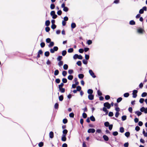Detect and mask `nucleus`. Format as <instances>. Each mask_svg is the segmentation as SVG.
<instances>
[{
    "label": "nucleus",
    "mask_w": 147,
    "mask_h": 147,
    "mask_svg": "<svg viewBox=\"0 0 147 147\" xmlns=\"http://www.w3.org/2000/svg\"><path fill=\"white\" fill-rule=\"evenodd\" d=\"M144 11H147V7L146 6H144L143 7L142 9H141L139 11V13L140 14H142L144 12Z\"/></svg>",
    "instance_id": "obj_1"
},
{
    "label": "nucleus",
    "mask_w": 147,
    "mask_h": 147,
    "mask_svg": "<svg viewBox=\"0 0 147 147\" xmlns=\"http://www.w3.org/2000/svg\"><path fill=\"white\" fill-rule=\"evenodd\" d=\"M58 48L57 47H54L53 49H51L50 50L51 53H53L55 51H57L58 50Z\"/></svg>",
    "instance_id": "obj_2"
},
{
    "label": "nucleus",
    "mask_w": 147,
    "mask_h": 147,
    "mask_svg": "<svg viewBox=\"0 0 147 147\" xmlns=\"http://www.w3.org/2000/svg\"><path fill=\"white\" fill-rule=\"evenodd\" d=\"M104 106L105 107H107V109H109L111 107V105L108 102H106L104 103Z\"/></svg>",
    "instance_id": "obj_3"
},
{
    "label": "nucleus",
    "mask_w": 147,
    "mask_h": 147,
    "mask_svg": "<svg viewBox=\"0 0 147 147\" xmlns=\"http://www.w3.org/2000/svg\"><path fill=\"white\" fill-rule=\"evenodd\" d=\"M89 72L90 74V75L93 78H95L96 77V76L95 75L94 73L91 70H89Z\"/></svg>",
    "instance_id": "obj_4"
},
{
    "label": "nucleus",
    "mask_w": 147,
    "mask_h": 147,
    "mask_svg": "<svg viewBox=\"0 0 147 147\" xmlns=\"http://www.w3.org/2000/svg\"><path fill=\"white\" fill-rule=\"evenodd\" d=\"M140 111L141 112H144L145 113H147V108L142 107L140 109Z\"/></svg>",
    "instance_id": "obj_5"
},
{
    "label": "nucleus",
    "mask_w": 147,
    "mask_h": 147,
    "mask_svg": "<svg viewBox=\"0 0 147 147\" xmlns=\"http://www.w3.org/2000/svg\"><path fill=\"white\" fill-rule=\"evenodd\" d=\"M95 131V129L93 128H90L88 130V133H94Z\"/></svg>",
    "instance_id": "obj_6"
},
{
    "label": "nucleus",
    "mask_w": 147,
    "mask_h": 147,
    "mask_svg": "<svg viewBox=\"0 0 147 147\" xmlns=\"http://www.w3.org/2000/svg\"><path fill=\"white\" fill-rule=\"evenodd\" d=\"M66 136L65 135H62L61 140L62 141L65 142L66 140Z\"/></svg>",
    "instance_id": "obj_7"
},
{
    "label": "nucleus",
    "mask_w": 147,
    "mask_h": 147,
    "mask_svg": "<svg viewBox=\"0 0 147 147\" xmlns=\"http://www.w3.org/2000/svg\"><path fill=\"white\" fill-rule=\"evenodd\" d=\"M94 96L92 94H89L88 95V98L90 100H93L94 99Z\"/></svg>",
    "instance_id": "obj_8"
},
{
    "label": "nucleus",
    "mask_w": 147,
    "mask_h": 147,
    "mask_svg": "<svg viewBox=\"0 0 147 147\" xmlns=\"http://www.w3.org/2000/svg\"><path fill=\"white\" fill-rule=\"evenodd\" d=\"M137 31L139 33L142 34L144 31V30L143 29L140 28L138 29Z\"/></svg>",
    "instance_id": "obj_9"
},
{
    "label": "nucleus",
    "mask_w": 147,
    "mask_h": 147,
    "mask_svg": "<svg viewBox=\"0 0 147 147\" xmlns=\"http://www.w3.org/2000/svg\"><path fill=\"white\" fill-rule=\"evenodd\" d=\"M103 138L105 140V141H108L109 140V138L106 135H104L103 136Z\"/></svg>",
    "instance_id": "obj_10"
},
{
    "label": "nucleus",
    "mask_w": 147,
    "mask_h": 147,
    "mask_svg": "<svg viewBox=\"0 0 147 147\" xmlns=\"http://www.w3.org/2000/svg\"><path fill=\"white\" fill-rule=\"evenodd\" d=\"M49 137L51 138H52L54 137V134L53 132H50L49 134Z\"/></svg>",
    "instance_id": "obj_11"
},
{
    "label": "nucleus",
    "mask_w": 147,
    "mask_h": 147,
    "mask_svg": "<svg viewBox=\"0 0 147 147\" xmlns=\"http://www.w3.org/2000/svg\"><path fill=\"white\" fill-rule=\"evenodd\" d=\"M59 91L61 93H64L65 92V89L63 88H59Z\"/></svg>",
    "instance_id": "obj_12"
},
{
    "label": "nucleus",
    "mask_w": 147,
    "mask_h": 147,
    "mask_svg": "<svg viewBox=\"0 0 147 147\" xmlns=\"http://www.w3.org/2000/svg\"><path fill=\"white\" fill-rule=\"evenodd\" d=\"M135 113L138 116L141 115L142 114L141 112H140L139 111H137L135 112Z\"/></svg>",
    "instance_id": "obj_13"
},
{
    "label": "nucleus",
    "mask_w": 147,
    "mask_h": 147,
    "mask_svg": "<svg viewBox=\"0 0 147 147\" xmlns=\"http://www.w3.org/2000/svg\"><path fill=\"white\" fill-rule=\"evenodd\" d=\"M87 92L89 94H92L93 93V91L91 89H89L88 90Z\"/></svg>",
    "instance_id": "obj_14"
},
{
    "label": "nucleus",
    "mask_w": 147,
    "mask_h": 147,
    "mask_svg": "<svg viewBox=\"0 0 147 147\" xmlns=\"http://www.w3.org/2000/svg\"><path fill=\"white\" fill-rule=\"evenodd\" d=\"M102 110L103 111L106 112V115H107L108 113V111L107 110V109L105 107H104L102 109Z\"/></svg>",
    "instance_id": "obj_15"
},
{
    "label": "nucleus",
    "mask_w": 147,
    "mask_h": 147,
    "mask_svg": "<svg viewBox=\"0 0 147 147\" xmlns=\"http://www.w3.org/2000/svg\"><path fill=\"white\" fill-rule=\"evenodd\" d=\"M54 45V42H51L50 44L48 45V47L49 48L52 47Z\"/></svg>",
    "instance_id": "obj_16"
},
{
    "label": "nucleus",
    "mask_w": 147,
    "mask_h": 147,
    "mask_svg": "<svg viewBox=\"0 0 147 147\" xmlns=\"http://www.w3.org/2000/svg\"><path fill=\"white\" fill-rule=\"evenodd\" d=\"M50 22L49 20H47L45 22V25L46 26H48L50 24Z\"/></svg>",
    "instance_id": "obj_17"
},
{
    "label": "nucleus",
    "mask_w": 147,
    "mask_h": 147,
    "mask_svg": "<svg viewBox=\"0 0 147 147\" xmlns=\"http://www.w3.org/2000/svg\"><path fill=\"white\" fill-rule=\"evenodd\" d=\"M76 24L74 23H71V28L73 29L75 28L76 27Z\"/></svg>",
    "instance_id": "obj_18"
},
{
    "label": "nucleus",
    "mask_w": 147,
    "mask_h": 147,
    "mask_svg": "<svg viewBox=\"0 0 147 147\" xmlns=\"http://www.w3.org/2000/svg\"><path fill=\"white\" fill-rule=\"evenodd\" d=\"M67 132L68 131L67 129H64L63 131V134L62 135H65L66 136V134L67 133Z\"/></svg>",
    "instance_id": "obj_19"
},
{
    "label": "nucleus",
    "mask_w": 147,
    "mask_h": 147,
    "mask_svg": "<svg viewBox=\"0 0 147 147\" xmlns=\"http://www.w3.org/2000/svg\"><path fill=\"white\" fill-rule=\"evenodd\" d=\"M90 119L92 121H95V119L93 115H92L90 117Z\"/></svg>",
    "instance_id": "obj_20"
},
{
    "label": "nucleus",
    "mask_w": 147,
    "mask_h": 147,
    "mask_svg": "<svg viewBox=\"0 0 147 147\" xmlns=\"http://www.w3.org/2000/svg\"><path fill=\"white\" fill-rule=\"evenodd\" d=\"M73 78V76L72 75H70L69 76L67 77L68 79L69 80H72Z\"/></svg>",
    "instance_id": "obj_21"
},
{
    "label": "nucleus",
    "mask_w": 147,
    "mask_h": 147,
    "mask_svg": "<svg viewBox=\"0 0 147 147\" xmlns=\"http://www.w3.org/2000/svg\"><path fill=\"white\" fill-rule=\"evenodd\" d=\"M129 24L131 25H134L135 24V22L133 20H131L129 22Z\"/></svg>",
    "instance_id": "obj_22"
},
{
    "label": "nucleus",
    "mask_w": 147,
    "mask_h": 147,
    "mask_svg": "<svg viewBox=\"0 0 147 147\" xmlns=\"http://www.w3.org/2000/svg\"><path fill=\"white\" fill-rule=\"evenodd\" d=\"M59 73V72L58 70H57V69L55 71V72H54V75L55 76H57L58 75Z\"/></svg>",
    "instance_id": "obj_23"
},
{
    "label": "nucleus",
    "mask_w": 147,
    "mask_h": 147,
    "mask_svg": "<svg viewBox=\"0 0 147 147\" xmlns=\"http://www.w3.org/2000/svg\"><path fill=\"white\" fill-rule=\"evenodd\" d=\"M59 100L60 101H62L63 99V95H61L59 96Z\"/></svg>",
    "instance_id": "obj_24"
},
{
    "label": "nucleus",
    "mask_w": 147,
    "mask_h": 147,
    "mask_svg": "<svg viewBox=\"0 0 147 147\" xmlns=\"http://www.w3.org/2000/svg\"><path fill=\"white\" fill-rule=\"evenodd\" d=\"M130 133L129 132H127L126 133H125V136L127 137H128L129 136H130Z\"/></svg>",
    "instance_id": "obj_25"
},
{
    "label": "nucleus",
    "mask_w": 147,
    "mask_h": 147,
    "mask_svg": "<svg viewBox=\"0 0 147 147\" xmlns=\"http://www.w3.org/2000/svg\"><path fill=\"white\" fill-rule=\"evenodd\" d=\"M84 77V75L82 74H80L78 75V77L80 79H82Z\"/></svg>",
    "instance_id": "obj_26"
},
{
    "label": "nucleus",
    "mask_w": 147,
    "mask_h": 147,
    "mask_svg": "<svg viewBox=\"0 0 147 147\" xmlns=\"http://www.w3.org/2000/svg\"><path fill=\"white\" fill-rule=\"evenodd\" d=\"M62 58V57L61 56H59L57 58V60L58 61H61Z\"/></svg>",
    "instance_id": "obj_27"
},
{
    "label": "nucleus",
    "mask_w": 147,
    "mask_h": 147,
    "mask_svg": "<svg viewBox=\"0 0 147 147\" xmlns=\"http://www.w3.org/2000/svg\"><path fill=\"white\" fill-rule=\"evenodd\" d=\"M55 7V6L54 4H51L50 5V8L51 9H54Z\"/></svg>",
    "instance_id": "obj_28"
},
{
    "label": "nucleus",
    "mask_w": 147,
    "mask_h": 147,
    "mask_svg": "<svg viewBox=\"0 0 147 147\" xmlns=\"http://www.w3.org/2000/svg\"><path fill=\"white\" fill-rule=\"evenodd\" d=\"M68 68V66L67 64H64L63 66V68L65 70H67Z\"/></svg>",
    "instance_id": "obj_29"
},
{
    "label": "nucleus",
    "mask_w": 147,
    "mask_h": 147,
    "mask_svg": "<svg viewBox=\"0 0 147 147\" xmlns=\"http://www.w3.org/2000/svg\"><path fill=\"white\" fill-rule=\"evenodd\" d=\"M63 64V62L62 61H60L58 63V65L59 67L62 66Z\"/></svg>",
    "instance_id": "obj_30"
},
{
    "label": "nucleus",
    "mask_w": 147,
    "mask_h": 147,
    "mask_svg": "<svg viewBox=\"0 0 147 147\" xmlns=\"http://www.w3.org/2000/svg\"><path fill=\"white\" fill-rule=\"evenodd\" d=\"M120 132L121 133H123L124 132V129L123 127H121L119 129Z\"/></svg>",
    "instance_id": "obj_31"
},
{
    "label": "nucleus",
    "mask_w": 147,
    "mask_h": 147,
    "mask_svg": "<svg viewBox=\"0 0 147 147\" xmlns=\"http://www.w3.org/2000/svg\"><path fill=\"white\" fill-rule=\"evenodd\" d=\"M62 75L64 76H65L67 74V72L65 71H63L62 73Z\"/></svg>",
    "instance_id": "obj_32"
},
{
    "label": "nucleus",
    "mask_w": 147,
    "mask_h": 147,
    "mask_svg": "<svg viewBox=\"0 0 147 147\" xmlns=\"http://www.w3.org/2000/svg\"><path fill=\"white\" fill-rule=\"evenodd\" d=\"M74 82H75V84L76 85H78L79 84V82L78 81L77 78H75L74 79Z\"/></svg>",
    "instance_id": "obj_33"
},
{
    "label": "nucleus",
    "mask_w": 147,
    "mask_h": 147,
    "mask_svg": "<svg viewBox=\"0 0 147 147\" xmlns=\"http://www.w3.org/2000/svg\"><path fill=\"white\" fill-rule=\"evenodd\" d=\"M122 99V98L121 97H119L118 98L117 100V102L119 103L121 102Z\"/></svg>",
    "instance_id": "obj_34"
},
{
    "label": "nucleus",
    "mask_w": 147,
    "mask_h": 147,
    "mask_svg": "<svg viewBox=\"0 0 147 147\" xmlns=\"http://www.w3.org/2000/svg\"><path fill=\"white\" fill-rule=\"evenodd\" d=\"M49 51H46L45 53V55L46 57H48L49 55Z\"/></svg>",
    "instance_id": "obj_35"
},
{
    "label": "nucleus",
    "mask_w": 147,
    "mask_h": 147,
    "mask_svg": "<svg viewBox=\"0 0 147 147\" xmlns=\"http://www.w3.org/2000/svg\"><path fill=\"white\" fill-rule=\"evenodd\" d=\"M129 95L128 93H126L124 94L123 96L125 97H127L129 96Z\"/></svg>",
    "instance_id": "obj_36"
},
{
    "label": "nucleus",
    "mask_w": 147,
    "mask_h": 147,
    "mask_svg": "<svg viewBox=\"0 0 147 147\" xmlns=\"http://www.w3.org/2000/svg\"><path fill=\"white\" fill-rule=\"evenodd\" d=\"M127 118V117L126 115H124L122 117V120L123 121L125 120Z\"/></svg>",
    "instance_id": "obj_37"
},
{
    "label": "nucleus",
    "mask_w": 147,
    "mask_h": 147,
    "mask_svg": "<svg viewBox=\"0 0 147 147\" xmlns=\"http://www.w3.org/2000/svg\"><path fill=\"white\" fill-rule=\"evenodd\" d=\"M68 10H69V9L67 7H65L64 8H63V11H65V12H67L68 11Z\"/></svg>",
    "instance_id": "obj_38"
},
{
    "label": "nucleus",
    "mask_w": 147,
    "mask_h": 147,
    "mask_svg": "<svg viewBox=\"0 0 147 147\" xmlns=\"http://www.w3.org/2000/svg\"><path fill=\"white\" fill-rule=\"evenodd\" d=\"M81 89V87L80 86H78L76 87V90L77 91H80Z\"/></svg>",
    "instance_id": "obj_39"
},
{
    "label": "nucleus",
    "mask_w": 147,
    "mask_h": 147,
    "mask_svg": "<svg viewBox=\"0 0 147 147\" xmlns=\"http://www.w3.org/2000/svg\"><path fill=\"white\" fill-rule=\"evenodd\" d=\"M67 53V52L65 50H64L62 51V54L63 56H65Z\"/></svg>",
    "instance_id": "obj_40"
},
{
    "label": "nucleus",
    "mask_w": 147,
    "mask_h": 147,
    "mask_svg": "<svg viewBox=\"0 0 147 147\" xmlns=\"http://www.w3.org/2000/svg\"><path fill=\"white\" fill-rule=\"evenodd\" d=\"M43 143L42 142H40L38 144V145L39 147H42L43 146Z\"/></svg>",
    "instance_id": "obj_41"
},
{
    "label": "nucleus",
    "mask_w": 147,
    "mask_h": 147,
    "mask_svg": "<svg viewBox=\"0 0 147 147\" xmlns=\"http://www.w3.org/2000/svg\"><path fill=\"white\" fill-rule=\"evenodd\" d=\"M74 50L73 48H70L68 50V52L69 53H71Z\"/></svg>",
    "instance_id": "obj_42"
},
{
    "label": "nucleus",
    "mask_w": 147,
    "mask_h": 147,
    "mask_svg": "<svg viewBox=\"0 0 147 147\" xmlns=\"http://www.w3.org/2000/svg\"><path fill=\"white\" fill-rule=\"evenodd\" d=\"M147 95V93L146 92H144L142 94L141 96L142 97H144L146 96Z\"/></svg>",
    "instance_id": "obj_43"
},
{
    "label": "nucleus",
    "mask_w": 147,
    "mask_h": 147,
    "mask_svg": "<svg viewBox=\"0 0 147 147\" xmlns=\"http://www.w3.org/2000/svg\"><path fill=\"white\" fill-rule=\"evenodd\" d=\"M59 104L57 103H56L54 105V107L55 109H57L58 108Z\"/></svg>",
    "instance_id": "obj_44"
},
{
    "label": "nucleus",
    "mask_w": 147,
    "mask_h": 147,
    "mask_svg": "<svg viewBox=\"0 0 147 147\" xmlns=\"http://www.w3.org/2000/svg\"><path fill=\"white\" fill-rule=\"evenodd\" d=\"M79 56V55L77 54H76L73 56V58L74 59H76L77 58H78V57Z\"/></svg>",
    "instance_id": "obj_45"
},
{
    "label": "nucleus",
    "mask_w": 147,
    "mask_h": 147,
    "mask_svg": "<svg viewBox=\"0 0 147 147\" xmlns=\"http://www.w3.org/2000/svg\"><path fill=\"white\" fill-rule=\"evenodd\" d=\"M45 30L46 32H48L50 31V29L49 27H47L45 28Z\"/></svg>",
    "instance_id": "obj_46"
},
{
    "label": "nucleus",
    "mask_w": 147,
    "mask_h": 147,
    "mask_svg": "<svg viewBox=\"0 0 147 147\" xmlns=\"http://www.w3.org/2000/svg\"><path fill=\"white\" fill-rule=\"evenodd\" d=\"M104 125L106 127H108L109 125V123L108 122H106L104 123Z\"/></svg>",
    "instance_id": "obj_47"
},
{
    "label": "nucleus",
    "mask_w": 147,
    "mask_h": 147,
    "mask_svg": "<svg viewBox=\"0 0 147 147\" xmlns=\"http://www.w3.org/2000/svg\"><path fill=\"white\" fill-rule=\"evenodd\" d=\"M62 82H63V83H66L67 82V80L66 79V78H63V79H62Z\"/></svg>",
    "instance_id": "obj_48"
},
{
    "label": "nucleus",
    "mask_w": 147,
    "mask_h": 147,
    "mask_svg": "<svg viewBox=\"0 0 147 147\" xmlns=\"http://www.w3.org/2000/svg\"><path fill=\"white\" fill-rule=\"evenodd\" d=\"M82 116L84 118H86L87 117V114L85 113H84L82 114Z\"/></svg>",
    "instance_id": "obj_49"
},
{
    "label": "nucleus",
    "mask_w": 147,
    "mask_h": 147,
    "mask_svg": "<svg viewBox=\"0 0 147 147\" xmlns=\"http://www.w3.org/2000/svg\"><path fill=\"white\" fill-rule=\"evenodd\" d=\"M118 132L117 131L113 132L112 134L114 136H116L118 135Z\"/></svg>",
    "instance_id": "obj_50"
},
{
    "label": "nucleus",
    "mask_w": 147,
    "mask_h": 147,
    "mask_svg": "<svg viewBox=\"0 0 147 147\" xmlns=\"http://www.w3.org/2000/svg\"><path fill=\"white\" fill-rule=\"evenodd\" d=\"M76 64H77L79 66H80L81 65H82V63H81V62L80 61H78L77 63H76Z\"/></svg>",
    "instance_id": "obj_51"
},
{
    "label": "nucleus",
    "mask_w": 147,
    "mask_h": 147,
    "mask_svg": "<svg viewBox=\"0 0 147 147\" xmlns=\"http://www.w3.org/2000/svg\"><path fill=\"white\" fill-rule=\"evenodd\" d=\"M46 42L47 43H49L51 42V39L50 38H48L46 39Z\"/></svg>",
    "instance_id": "obj_52"
},
{
    "label": "nucleus",
    "mask_w": 147,
    "mask_h": 147,
    "mask_svg": "<svg viewBox=\"0 0 147 147\" xmlns=\"http://www.w3.org/2000/svg\"><path fill=\"white\" fill-rule=\"evenodd\" d=\"M63 122L64 124L66 123L67 122V120L66 119H64L63 120Z\"/></svg>",
    "instance_id": "obj_53"
},
{
    "label": "nucleus",
    "mask_w": 147,
    "mask_h": 147,
    "mask_svg": "<svg viewBox=\"0 0 147 147\" xmlns=\"http://www.w3.org/2000/svg\"><path fill=\"white\" fill-rule=\"evenodd\" d=\"M69 116L70 117L73 118L74 117V113H71L69 114Z\"/></svg>",
    "instance_id": "obj_54"
},
{
    "label": "nucleus",
    "mask_w": 147,
    "mask_h": 147,
    "mask_svg": "<svg viewBox=\"0 0 147 147\" xmlns=\"http://www.w3.org/2000/svg\"><path fill=\"white\" fill-rule=\"evenodd\" d=\"M40 46L42 48L44 47L45 45V44L44 42H42L40 43Z\"/></svg>",
    "instance_id": "obj_55"
},
{
    "label": "nucleus",
    "mask_w": 147,
    "mask_h": 147,
    "mask_svg": "<svg viewBox=\"0 0 147 147\" xmlns=\"http://www.w3.org/2000/svg\"><path fill=\"white\" fill-rule=\"evenodd\" d=\"M105 99L106 100H108L110 98V96L108 95L105 96Z\"/></svg>",
    "instance_id": "obj_56"
},
{
    "label": "nucleus",
    "mask_w": 147,
    "mask_h": 147,
    "mask_svg": "<svg viewBox=\"0 0 147 147\" xmlns=\"http://www.w3.org/2000/svg\"><path fill=\"white\" fill-rule=\"evenodd\" d=\"M56 27V26L55 24H52L51 26V28L53 29H55Z\"/></svg>",
    "instance_id": "obj_57"
},
{
    "label": "nucleus",
    "mask_w": 147,
    "mask_h": 147,
    "mask_svg": "<svg viewBox=\"0 0 147 147\" xmlns=\"http://www.w3.org/2000/svg\"><path fill=\"white\" fill-rule=\"evenodd\" d=\"M73 71L72 69H69L68 71V73L69 74H71L73 73Z\"/></svg>",
    "instance_id": "obj_58"
},
{
    "label": "nucleus",
    "mask_w": 147,
    "mask_h": 147,
    "mask_svg": "<svg viewBox=\"0 0 147 147\" xmlns=\"http://www.w3.org/2000/svg\"><path fill=\"white\" fill-rule=\"evenodd\" d=\"M64 85V84L63 83H61L59 85L58 87L59 88H62L63 86Z\"/></svg>",
    "instance_id": "obj_59"
},
{
    "label": "nucleus",
    "mask_w": 147,
    "mask_h": 147,
    "mask_svg": "<svg viewBox=\"0 0 147 147\" xmlns=\"http://www.w3.org/2000/svg\"><path fill=\"white\" fill-rule=\"evenodd\" d=\"M87 43L88 45H90L92 43V41L91 40H88Z\"/></svg>",
    "instance_id": "obj_60"
},
{
    "label": "nucleus",
    "mask_w": 147,
    "mask_h": 147,
    "mask_svg": "<svg viewBox=\"0 0 147 147\" xmlns=\"http://www.w3.org/2000/svg\"><path fill=\"white\" fill-rule=\"evenodd\" d=\"M144 101V99L143 98H141L139 100V102L141 103H142Z\"/></svg>",
    "instance_id": "obj_61"
},
{
    "label": "nucleus",
    "mask_w": 147,
    "mask_h": 147,
    "mask_svg": "<svg viewBox=\"0 0 147 147\" xmlns=\"http://www.w3.org/2000/svg\"><path fill=\"white\" fill-rule=\"evenodd\" d=\"M55 14V11H52L51 13L50 14L51 16H53V15H54Z\"/></svg>",
    "instance_id": "obj_62"
},
{
    "label": "nucleus",
    "mask_w": 147,
    "mask_h": 147,
    "mask_svg": "<svg viewBox=\"0 0 147 147\" xmlns=\"http://www.w3.org/2000/svg\"><path fill=\"white\" fill-rule=\"evenodd\" d=\"M108 115L109 117H112L113 116V114L112 112H110Z\"/></svg>",
    "instance_id": "obj_63"
},
{
    "label": "nucleus",
    "mask_w": 147,
    "mask_h": 147,
    "mask_svg": "<svg viewBox=\"0 0 147 147\" xmlns=\"http://www.w3.org/2000/svg\"><path fill=\"white\" fill-rule=\"evenodd\" d=\"M57 14L59 15H61L62 14V11L61 10H59L57 12Z\"/></svg>",
    "instance_id": "obj_64"
}]
</instances>
